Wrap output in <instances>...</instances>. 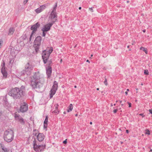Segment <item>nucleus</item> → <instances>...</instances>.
<instances>
[{
	"label": "nucleus",
	"mask_w": 152,
	"mask_h": 152,
	"mask_svg": "<svg viewBox=\"0 0 152 152\" xmlns=\"http://www.w3.org/2000/svg\"><path fill=\"white\" fill-rule=\"evenodd\" d=\"M2 41L1 40H0V48L1 47V44H2Z\"/></svg>",
	"instance_id": "33"
},
{
	"label": "nucleus",
	"mask_w": 152,
	"mask_h": 152,
	"mask_svg": "<svg viewBox=\"0 0 152 152\" xmlns=\"http://www.w3.org/2000/svg\"><path fill=\"white\" fill-rule=\"evenodd\" d=\"M90 124L91 125L92 124V123L91 122H90Z\"/></svg>",
	"instance_id": "46"
},
{
	"label": "nucleus",
	"mask_w": 152,
	"mask_h": 152,
	"mask_svg": "<svg viewBox=\"0 0 152 152\" xmlns=\"http://www.w3.org/2000/svg\"><path fill=\"white\" fill-rule=\"evenodd\" d=\"M33 68V67L32 65L30 64L29 63H28L25 65L23 71H25V73L27 75H29L32 69Z\"/></svg>",
	"instance_id": "9"
},
{
	"label": "nucleus",
	"mask_w": 152,
	"mask_h": 152,
	"mask_svg": "<svg viewBox=\"0 0 152 152\" xmlns=\"http://www.w3.org/2000/svg\"><path fill=\"white\" fill-rule=\"evenodd\" d=\"M106 81H107L105 79V85H107V83H106Z\"/></svg>",
	"instance_id": "39"
},
{
	"label": "nucleus",
	"mask_w": 152,
	"mask_h": 152,
	"mask_svg": "<svg viewBox=\"0 0 152 152\" xmlns=\"http://www.w3.org/2000/svg\"><path fill=\"white\" fill-rule=\"evenodd\" d=\"M1 72L3 76L6 78L7 76V73L5 70V68L3 69V66L2 67L1 69Z\"/></svg>",
	"instance_id": "17"
},
{
	"label": "nucleus",
	"mask_w": 152,
	"mask_h": 152,
	"mask_svg": "<svg viewBox=\"0 0 152 152\" xmlns=\"http://www.w3.org/2000/svg\"><path fill=\"white\" fill-rule=\"evenodd\" d=\"M28 1V0H25L23 1V3L24 4H26Z\"/></svg>",
	"instance_id": "31"
},
{
	"label": "nucleus",
	"mask_w": 152,
	"mask_h": 152,
	"mask_svg": "<svg viewBox=\"0 0 152 152\" xmlns=\"http://www.w3.org/2000/svg\"><path fill=\"white\" fill-rule=\"evenodd\" d=\"M15 31V29L13 28H10L9 34L12 35L14 33Z\"/></svg>",
	"instance_id": "20"
},
{
	"label": "nucleus",
	"mask_w": 152,
	"mask_h": 152,
	"mask_svg": "<svg viewBox=\"0 0 152 152\" xmlns=\"http://www.w3.org/2000/svg\"><path fill=\"white\" fill-rule=\"evenodd\" d=\"M149 112L151 113V114H152V109H150L149 110Z\"/></svg>",
	"instance_id": "37"
},
{
	"label": "nucleus",
	"mask_w": 152,
	"mask_h": 152,
	"mask_svg": "<svg viewBox=\"0 0 152 152\" xmlns=\"http://www.w3.org/2000/svg\"><path fill=\"white\" fill-rule=\"evenodd\" d=\"M63 113H64V114H66V112H65V111H64V112Z\"/></svg>",
	"instance_id": "44"
},
{
	"label": "nucleus",
	"mask_w": 152,
	"mask_h": 152,
	"mask_svg": "<svg viewBox=\"0 0 152 152\" xmlns=\"http://www.w3.org/2000/svg\"><path fill=\"white\" fill-rule=\"evenodd\" d=\"M129 45H128L127 46V48H129Z\"/></svg>",
	"instance_id": "49"
},
{
	"label": "nucleus",
	"mask_w": 152,
	"mask_h": 152,
	"mask_svg": "<svg viewBox=\"0 0 152 152\" xmlns=\"http://www.w3.org/2000/svg\"><path fill=\"white\" fill-rule=\"evenodd\" d=\"M141 85L142 86V85H143V84L142 83H141Z\"/></svg>",
	"instance_id": "57"
},
{
	"label": "nucleus",
	"mask_w": 152,
	"mask_h": 152,
	"mask_svg": "<svg viewBox=\"0 0 152 152\" xmlns=\"http://www.w3.org/2000/svg\"><path fill=\"white\" fill-rule=\"evenodd\" d=\"M53 48L52 47H48L45 50H44L42 53V57L44 62L46 64L49 58L50 55L53 51Z\"/></svg>",
	"instance_id": "3"
},
{
	"label": "nucleus",
	"mask_w": 152,
	"mask_h": 152,
	"mask_svg": "<svg viewBox=\"0 0 152 152\" xmlns=\"http://www.w3.org/2000/svg\"><path fill=\"white\" fill-rule=\"evenodd\" d=\"M76 87H77L76 86H75V88H76Z\"/></svg>",
	"instance_id": "55"
},
{
	"label": "nucleus",
	"mask_w": 152,
	"mask_h": 152,
	"mask_svg": "<svg viewBox=\"0 0 152 152\" xmlns=\"http://www.w3.org/2000/svg\"><path fill=\"white\" fill-rule=\"evenodd\" d=\"M0 148H1L3 151V152H8V151L7 148H5L3 145L1 143H0Z\"/></svg>",
	"instance_id": "19"
},
{
	"label": "nucleus",
	"mask_w": 152,
	"mask_h": 152,
	"mask_svg": "<svg viewBox=\"0 0 152 152\" xmlns=\"http://www.w3.org/2000/svg\"><path fill=\"white\" fill-rule=\"evenodd\" d=\"M53 25V23H51L49 22L48 24L43 26L42 29V31H46L47 32L50 29V27Z\"/></svg>",
	"instance_id": "12"
},
{
	"label": "nucleus",
	"mask_w": 152,
	"mask_h": 152,
	"mask_svg": "<svg viewBox=\"0 0 152 152\" xmlns=\"http://www.w3.org/2000/svg\"><path fill=\"white\" fill-rule=\"evenodd\" d=\"M19 122L22 124H24L25 123V121H24L23 119L21 117H20V118H19L18 119Z\"/></svg>",
	"instance_id": "24"
},
{
	"label": "nucleus",
	"mask_w": 152,
	"mask_h": 152,
	"mask_svg": "<svg viewBox=\"0 0 152 152\" xmlns=\"http://www.w3.org/2000/svg\"><path fill=\"white\" fill-rule=\"evenodd\" d=\"M28 108L27 104L23 103L20 106V110L22 112H24L27 110Z\"/></svg>",
	"instance_id": "13"
},
{
	"label": "nucleus",
	"mask_w": 152,
	"mask_h": 152,
	"mask_svg": "<svg viewBox=\"0 0 152 152\" xmlns=\"http://www.w3.org/2000/svg\"><path fill=\"white\" fill-rule=\"evenodd\" d=\"M129 51H131V50L130 49H129Z\"/></svg>",
	"instance_id": "59"
},
{
	"label": "nucleus",
	"mask_w": 152,
	"mask_h": 152,
	"mask_svg": "<svg viewBox=\"0 0 152 152\" xmlns=\"http://www.w3.org/2000/svg\"><path fill=\"white\" fill-rule=\"evenodd\" d=\"M143 32L145 33V30H143Z\"/></svg>",
	"instance_id": "47"
},
{
	"label": "nucleus",
	"mask_w": 152,
	"mask_h": 152,
	"mask_svg": "<svg viewBox=\"0 0 152 152\" xmlns=\"http://www.w3.org/2000/svg\"><path fill=\"white\" fill-rule=\"evenodd\" d=\"M140 50L144 51L146 54L148 53L147 49L146 48L142 47L140 48Z\"/></svg>",
	"instance_id": "21"
},
{
	"label": "nucleus",
	"mask_w": 152,
	"mask_h": 152,
	"mask_svg": "<svg viewBox=\"0 0 152 152\" xmlns=\"http://www.w3.org/2000/svg\"><path fill=\"white\" fill-rule=\"evenodd\" d=\"M57 3H56V5H55V6L53 8V10H54V11H55V12H56V9L57 7Z\"/></svg>",
	"instance_id": "27"
},
{
	"label": "nucleus",
	"mask_w": 152,
	"mask_h": 152,
	"mask_svg": "<svg viewBox=\"0 0 152 152\" xmlns=\"http://www.w3.org/2000/svg\"><path fill=\"white\" fill-rule=\"evenodd\" d=\"M25 88L22 86L19 89L15 88L11 89L9 92V95L14 99L20 98L23 95Z\"/></svg>",
	"instance_id": "1"
},
{
	"label": "nucleus",
	"mask_w": 152,
	"mask_h": 152,
	"mask_svg": "<svg viewBox=\"0 0 152 152\" xmlns=\"http://www.w3.org/2000/svg\"><path fill=\"white\" fill-rule=\"evenodd\" d=\"M86 62H88L89 63H90V61H89L88 60H86Z\"/></svg>",
	"instance_id": "42"
},
{
	"label": "nucleus",
	"mask_w": 152,
	"mask_h": 152,
	"mask_svg": "<svg viewBox=\"0 0 152 152\" xmlns=\"http://www.w3.org/2000/svg\"><path fill=\"white\" fill-rule=\"evenodd\" d=\"M117 111V109H115V110H114L113 112V113H116Z\"/></svg>",
	"instance_id": "36"
},
{
	"label": "nucleus",
	"mask_w": 152,
	"mask_h": 152,
	"mask_svg": "<svg viewBox=\"0 0 152 152\" xmlns=\"http://www.w3.org/2000/svg\"><path fill=\"white\" fill-rule=\"evenodd\" d=\"M92 56H93V55H92V54H91V57H92Z\"/></svg>",
	"instance_id": "54"
},
{
	"label": "nucleus",
	"mask_w": 152,
	"mask_h": 152,
	"mask_svg": "<svg viewBox=\"0 0 152 152\" xmlns=\"http://www.w3.org/2000/svg\"><path fill=\"white\" fill-rule=\"evenodd\" d=\"M33 144L34 150L37 152H40L43 151L45 148V145H38L37 144L36 141L35 140H34L33 142Z\"/></svg>",
	"instance_id": "7"
},
{
	"label": "nucleus",
	"mask_w": 152,
	"mask_h": 152,
	"mask_svg": "<svg viewBox=\"0 0 152 152\" xmlns=\"http://www.w3.org/2000/svg\"><path fill=\"white\" fill-rule=\"evenodd\" d=\"M46 72L48 77H50L52 73V69L50 66H48L46 68Z\"/></svg>",
	"instance_id": "15"
},
{
	"label": "nucleus",
	"mask_w": 152,
	"mask_h": 152,
	"mask_svg": "<svg viewBox=\"0 0 152 152\" xmlns=\"http://www.w3.org/2000/svg\"><path fill=\"white\" fill-rule=\"evenodd\" d=\"M136 90L137 91L138 90V88H136Z\"/></svg>",
	"instance_id": "56"
},
{
	"label": "nucleus",
	"mask_w": 152,
	"mask_h": 152,
	"mask_svg": "<svg viewBox=\"0 0 152 152\" xmlns=\"http://www.w3.org/2000/svg\"><path fill=\"white\" fill-rule=\"evenodd\" d=\"M58 88V83L56 81L54 82L53 85L52 87V88L50 91V98H51L54 95L56 92V91L57 89Z\"/></svg>",
	"instance_id": "8"
},
{
	"label": "nucleus",
	"mask_w": 152,
	"mask_h": 152,
	"mask_svg": "<svg viewBox=\"0 0 152 152\" xmlns=\"http://www.w3.org/2000/svg\"><path fill=\"white\" fill-rule=\"evenodd\" d=\"M42 79V75L39 72H36L32 78L31 82V85L33 88L39 87L40 81Z\"/></svg>",
	"instance_id": "2"
},
{
	"label": "nucleus",
	"mask_w": 152,
	"mask_h": 152,
	"mask_svg": "<svg viewBox=\"0 0 152 152\" xmlns=\"http://www.w3.org/2000/svg\"><path fill=\"white\" fill-rule=\"evenodd\" d=\"M73 109V106L72 104H69L68 107L67 111L68 112H69L71 111Z\"/></svg>",
	"instance_id": "18"
},
{
	"label": "nucleus",
	"mask_w": 152,
	"mask_h": 152,
	"mask_svg": "<svg viewBox=\"0 0 152 152\" xmlns=\"http://www.w3.org/2000/svg\"><path fill=\"white\" fill-rule=\"evenodd\" d=\"M120 103H122V101H120Z\"/></svg>",
	"instance_id": "52"
},
{
	"label": "nucleus",
	"mask_w": 152,
	"mask_h": 152,
	"mask_svg": "<svg viewBox=\"0 0 152 152\" xmlns=\"http://www.w3.org/2000/svg\"><path fill=\"white\" fill-rule=\"evenodd\" d=\"M40 24L38 23H36L35 24L33 25L31 27V30H32V32L30 36V41L31 38L33 35V34L36 32V31L37 28L39 27L40 26Z\"/></svg>",
	"instance_id": "10"
},
{
	"label": "nucleus",
	"mask_w": 152,
	"mask_h": 152,
	"mask_svg": "<svg viewBox=\"0 0 152 152\" xmlns=\"http://www.w3.org/2000/svg\"><path fill=\"white\" fill-rule=\"evenodd\" d=\"M139 115L142 116V117H145V115L142 113L140 114H139Z\"/></svg>",
	"instance_id": "34"
},
{
	"label": "nucleus",
	"mask_w": 152,
	"mask_h": 152,
	"mask_svg": "<svg viewBox=\"0 0 152 152\" xmlns=\"http://www.w3.org/2000/svg\"><path fill=\"white\" fill-rule=\"evenodd\" d=\"M145 134L146 135H150V132L149 130L148 129H146L145 130Z\"/></svg>",
	"instance_id": "23"
},
{
	"label": "nucleus",
	"mask_w": 152,
	"mask_h": 152,
	"mask_svg": "<svg viewBox=\"0 0 152 152\" xmlns=\"http://www.w3.org/2000/svg\"><path fill=\"white\" fill-rule=\"evenodd\" d=\"M126 132L127 133H128L129 132V131H128V130H126Z\"/></svg>",
	"instance_id": "40"
},
{
	"label": "nucleus",
	"mask_w": 152,
	"mask_h": 152,
	"mask_svg": "<svg viewBox=\"0 0 152 152\" xmlns=\"http://www.w3.org/2000/svg\"><path fill=\"white\" fill-rule=\"evenodd\" d=\"M125 93L126 94V95H127L128 94V92L127 91H126L125 92Z\"/></svg>",
	"instance_id": "41"
},
{
	"label": "nucleus",
	"mask_w": 152,
	"mask_h": 152,
	"mask_svg": "<svg viewBox=\"0 0 152 152\" xmlns=\"http://www.w3.org/2000/svg\"><path fill=\"white\" fill-rule=\"evenodd\" d=\"M48 121V118L47 116H46L44 122V128L46 129V130L47 127Z\"/></svg>",
	"instance_id": "16"
},
{
	"label": "nucleus",
	"mask_w": 152,
	"mask_h": 152,
	"mask_svg": "<svg viewBox=\"0 0 152 152\" xmlns=\"http://www.w3.org/2000/svg\"><path fill=\"white\" fill-rule=\"evenodd\" d=\"M46 8V6L45 5L41 6L39 7L36 9L35 10L37 13H39L42 12Z\"/></svg>",
	"instance_id": "14"
},
{
	"label": "nucleus",
	"mask_w": 152,
	"mask_h": 152,
	"mask_svg": "<svg viewBox=\"0 0 152 152\" xmlns=\"http://www.w3.org/2000/svg\"><path fill=\"white\" fill-rule=\"evenodd\" d=\"M33 134L37 136V139L39 142L43 141L45 138V135L42 133H39L38 131L34 129L33 131Z\"/></svg>",
	"instance_id": "5"
},
{
	"label": "nucleus",
	"mask_w": 152,
	"mask_h": 152,
	"mask_svg": "<svg viewBox=\"0 0 152 152\" xmlns=\"http://www.w3.org/2000/svg\"><path fill=\"white\" fill-rule=\"evenodd\" d=\"M42 40V38L40 36H38L37 37L34 42V46L36 48L38 46H40L41 44ZM37 48L35 49H37Z\"/></svg>",
	"instance_id": "11"
},
{
	"label": "nucleus",
	"mask_w": 152,
	"mask_h": 152,
	"mask_svg": "<svg viewBox=\"0 0 152 152\" xmlns=\"http://www.w3.org/2000/svg\"><path fill=\"white\" fill-rule=\"evenodd\" d=\"M96 90H99V88H97Z\"/></svg>",
	"instance_id": "48"
},
{
	"label": "nucleus",
	"mask_w": 152,
	"mask_h": 152,
	"mask_svg": "<svg viewBox=\"0 0 152 152\" xmlns=\"http://www.w3.org/2000/svg\"><path fill=\"white\" fill-rule=\"evenodd\" d=\"M55 109H58V104H56L55 105Z\"/></svg>",
	"instance_id": "28"
},
{
	"label": "nucleus",
	"mask_w": 152,
	"mask_h": 152,
	"mask_svg": "<svg viewBox=\"0 0 152 152\" xmlns=\"http://www.w3.org/2000/svg\"><path fill=\"white\" fill-rule=\"evenodd\" d=\"M13 138L14 133L12 130L9 129L5 132L4 139L6 141L10 142L13 140Z\"/></svg>",
	"instance_id": "4"
},
{
	"label": "nucleus",
	"mask_w": 152,
	"mask_h": 152,
	"mask_svg": "<svg viewBox=\"0 0 152 152\" xmlns=\"http://www.w3.org/2000/svg\"><path fill=\"white\" fill-rule=\"evenodd\" d=\"M43 31V34L42 36L43 37H45L46 35V34L45 33V32H46V31Z\"/></svg>",
	"instance_id": "29"
},
{
	"label": "nucleus",
	"mask_w": 152,
	"mask_h": 152,
	"mask_svg": "<svg viewBox=\"0 0 152 152\" xmlns=\"http://www.w3.org/2000/svg\"><path fill=\"white\" fill-rule=\"evenodd\" d=\"M152 149H151L150 150V151H149V152H152Z\"/></svg>",
	"instance_id": "45"
},
{
	"label": "nucleus",
	"mask_w": 152,
	"mask_h": 152,
	"mask_svg": "<svg viewBox=\"0 0 152 152\" xmlns=\"http://www.w3.org/2000/svg\"><path fill=\"white\" fill-rule=\"evenodd\" d=\"M63 143L64 144H66L67 143L66 139L63 142Z\"/></svg>",
	"instance_id": "35"
},
{
	"label": "nucleus",
	"mask_w": 152,
	"mask_h": 152,
	"mask_svg": "<svg viewBox=\"0 0 152 152\" xmlns=\"http://www.w3.org/2000/svg\"><path fill=\"white\" fill-rule=\"evenodd\" d=\"M2 66H3V69L5 68H4V66H5V62H3V65Z\"/></svg>",
	"instance_id": "38"
},
{
	"label": "nucleus",
	"mask_w": 152,
	"mask_h": 152,
	"mask_svg": "<svg viewBox=\"0 0 152 152\" xmlns=\"http://www.w3.org/2000/svg\"><path fill=\"white\" fill-rule=\"evenodd\" d=\"M144 73L146 75H148L149 74V72L147 69L145 70L144 71Z\"/></svg>",
	"instance_id": "26"
},
{
	"label": "nucleus",
	"mask_w": 152,
	"mask_h": 152,
	"mask_svg": "<svg viewBox=\"0 0 152 152\" xmlns=\"http://www.w3.org/2000/svg\"><path fill=\"white\" fill-rule=\"evenodd\" d=\"M121 106H123V105H124V104H121Z\"/></svg>",
	"instance_id": "53"
},
{
	"label": "nucleus",
	"mask_w": 152,
	"mask_h": 152,
	"mask_svg": "<svg viewBox=\"0 0 152 152\" xmlns=\"http://www.w3.org/2000/svg\"><path fill=\"white\" fill-rule=\"evenodd\" d=\"M59 111L58 109H55L52 112V113L55 115H57L59 113Z\"/></svg>",
	"instance_id": "22"
},
{
	"label": "nucleus",
	"mask_w": 152,
	"mask_h": 152,
	"mask_svg": "<svg viewBox=\"0 0 152 152\" xmlns=\"http://www.w3.org/2000/svg\"><path fill=\"white\" fill-rule=\"evenodd\" d=\"M79 10H81V7H79Z\"/></svg>",
	"instance_id": "43"
},
{
	"label": "nucleus",
	"mask_w": 152,
	"mask_h": 152,
	"mask_svg": "<svg viewBox=\"0 0 152 152\" xmlns=\"http://www.w3.org/2000/svg\"><path fill=\"white\" fill-rule=\"evenodd\" d=\"M57 14L56 12L54 10H53L48 18V21L51 23L53 24L57 20Z\"/></svg>",
	"instance_id": "6"
},
{
	"label": "nucleus",
	"mask_w": 152,
	"mask_h": 152,
	"mask_svg": "<svg viewBox=\"0 0 152 152\" xmlns=\"http://www.w3.org/2000/svg\"><path fill=\"white\" fill-rule=\"evenodd\" d=\"M114 106H115V104H114Z\"/></svg>",
	"instance_id": "60"
},
{
	"label": "nucleus",
	"mask_w": 152,
	"mask_h": 152,
	"mask_svg": "<svg viewBox=\"0 0 152 152\" xmlns=\"http://www.w3.org/2000/svg\"><path fill=\"white\" fill-rule=\"evenodd\" d=\"M129 91V89H127V91Z\"/></svg>",
	"instance_id": "51"
},
{
	"label": "nucleus",
	"mask_w": 152,
	"mask_h": 152,
	"mask_svg": "<svg viewBox=\"0 0 152 152\" xmlns=\"http://www.w3.org/2000/svg\"><path fill=\"white\" fill-rule=\"evenodd\" d=\"M62 59H61V60H60V62H62Z\"/></svg>",
	"instance_id": "50"
},
{
	"label": "nucleus",
	"mask_w": 152,
	"mask_h": 152,
	"mask_svg": "<svg viewBox=\"0 0 152 152\" xmlns=\"http://www.w3.org/2000/svg\"><path fill=\"white\" fill-rule=\"evenodd\" d=\"M15 118L16 120H18L19 118H20V117L16 113L15 114Z\"/></svg>",
	"instance_id": "25"
},
{
	"label": "nucleus",
	"mask_w": 152,
	"mask_h": 152,
	"mask_svg": "<svg viewBox=\"0 0 152 152\" xmlns=\"http://www.w3.org/2000/svg\"><path fill=\"white\" fill-rule=\"evenodd\" d=\"M75 116H77V114L76 115H75Z\"/></svg>",
	"instance_id": "58"
},
{
	"label": "nucleus",
	"mask_w": 152,
	"mask_h": 152,
	"mask_svg": "<svg viewBox=\"0 0 152 152\" xmlns=\"http://www.w3.org/2000/svg\"><path fill=\"white\" fill-rule=\"evenodd\" d=\"M127 103L129 104V107H131V103L129 102H128Z\"/></svg>",
	"instance_id": "32"
},
{
	"label": "nucleus",
	"mask_w": 152,
	"mask_h": 152,
	"mask_svg": "<svg viewBox=\"0 0 152 152\" xmlns=\"http://www.w3.org/2000/svg\"><path fill=\"white\" fill-rule=\"evenodd\" d=\"M89 10L90 11H91V12H93V10L92 8V7L89 8Z\"/></svg>",
	"instance_id": "30"
}]
</instances>
